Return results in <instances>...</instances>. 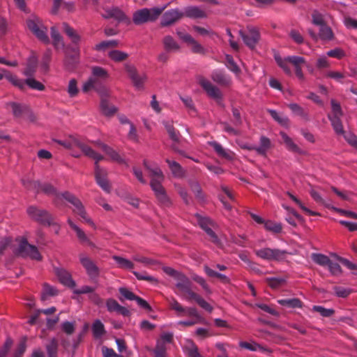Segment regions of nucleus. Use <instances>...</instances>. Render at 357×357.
Returning a JSON list of instances; mask_svg holds the SVG:
<instances>
[{"label": "nucleus", "mask_w": 357, "mask_h": 357, "mask_svg": "<svg viewBox=\"0 0 357 357\" xmlns=\"http://www.w3.org/2000/svg\"><path fill=\"white\" fill-rule=\"evenodd\" d=\"M169 307L176 312L178 317L181 316H188L190 317L195 318V321H199V323L202 322V318L199 315L197 310L195 307H185L181 303L178 302L176 299L174 298H172L169 301Z\"/></svg>", "instance_id": "obj_5"}, {"label": "nucleus", "mask_w": 357, "mask_h": 357, "mask_svg": "<svg viewBox=\"0 0 357 357\" xmlns=\"http://www.w3.org/2000/svg\"><path fill=\"white\" fill-rule=\"evenodd\" d=\"M92 77H95L96 79V82H98V79H106L108 78L109 75L107 71L102 67L100 66H93L92 68Z\"/></svg>", "instance_id": "obj_47"}, {"label": "nucleus", "mask_w": 357, "mask_h": 357, "mask_svg": "<svg viewBox=\"0 0 357 357\" xmlns=\"http://www.w3.org/2000/svg\"><path fill=\"white\" fill-rule=\"evenodd\" d=\"M56 311V308L55 307H51L45 310H37L34 314L30 317L28 323L31 325L35 324H41L43 323L42 321L40 320L39 317L41 313L49 315L54 313Z\"/></svg>", "instance_id": "obj_20"}, {"label": "nucleus", "mask_w": 357, "mask_h": 357, "mask_svg": "<svg viewBox=\"0 0 357 357\" xmlns=\"http://www.w3.org/2000/svg\"><path fill=\"white\" fill-rule=\"evenodd\" d=\"M289 108L291 110V112L302 118L306 119L307 115L305 110L301 107L299 105L296 103H290L288 105Z\"/></svg>", "instance_id": "obj_61"}, {"label": "nucleus", "mask_w": 357, "mask_h": 357, "mask_svg": "<svg viewBox=\"0 0 357 357\" xmlns=\"http://www.w3.org/2000/svg\"><path fill=\"white\" fill-rule=\"evenodd\" d=\"M165 162L168 164L169 167L174 176L182 177L183 176L184 172L179 163L176 161L170 160L168 158L165 160Z\"/></svg>", "instance_id": "obj_34"}, {"label": "nucleus", "mask_w": 357, "mask_h": 357, "mask_svg": "<svg viewBox=\"0 0 357 357\" xmlns=\"http://www.w3.org/2000/svg\"><path fill=\"white\" fill-rule=\"evenodd\" d=\"M38 61L35 56L30 57L26 63V68L23 70V74L27 77H33L36 72Z\"/></svg>", "instance_id": "obj_26"}, {"label": "nucleus", "mask_w": 357, "mask_h": 357, "mask_svg": "<svg viewBox=\"0 0 357 357\" xmlns=\"http://www.w3.org/2000/svg\"><path fill=\"white\" fill-rule=\"evenodd\" d=\"M289 63H291L295 69L301 68L303 64L305 63V59L302 56H287Z\"/></svg>", "instance_id": "obj_63"}, {"label": "nucleus", "mask_w": 357, "mask_h": 357, "mask_svg": "<svg viewBox=\"0 0 357 357\" xmlns=\"http://www.w3.org/2000/svg\"><path fill=\"white\" fill-rule=\"evenodd\" d=\"M213 82L222 86H228L231 83V77L222 70H215L211 74Z\"/></svg>", "instance_id": "obj_17"}, {"label": "nucleus", "mask_w": 357, "mask_h": 357, "mask_svg": "<svg viewBox=\"0 0 357 357\" xmlns=\"http://www.w3.org/2000/svg\"><path fill=\"white\" fill-rule=\"evenodd\" d=\"M183 13L184 16L192 19H202L207 17L206 12L198 6L186 7Z\"/></svg>", "instance_id": "obj_18"}, {"label": "nucleus", "mask_w": 357, "mask_h": 357, "mask_svg": "<svg viewBox=\"0 0 357 357\" xmlns=\"http://www.w3.org/2000/svg\"><path fill=\"white\" fill-rule=\"evenodd\" d=\"M119 45V41L116 40H104L97 44L95 50L97 51L105 50L109 47H116Z\"/></svg>", "instance_id": "obj_53"}, {"label": "nucleus", "mask_w": 357, "mask_h": 357, "mask_svg": "<svg viewBox=\"0 0 357 357\" xmlns=\"http://www.w3.org/2000/svg\"><path fill=\"white\" fill-rule=\"evenodd\" d=\"M204 270L206 274L210 278H217L222 282H223L225 284L229 282V279L227 276H226L224 274H222V273H218V272L213 271V269H211V268H209L207 266H204Z\"/></svg>", "instance_id": "obj_36"}, {"label": "nucleus", "mask_w": 357, "mask_h": 357, "mask_svg": "<svg viewBox=\"0 0 357 357\" xmlns=\"http://www.w3.org/2000/svg\"><path fill=\"white\" fill-rule=\"evenodd\" d=\"M240 36L244 43L251 50L255 48L261 38L258 29L255 27H248L246 31H241Z\"/></svg>", "instance_id": "obj_9"}, {"label": "nucleus", "mask_w": 357, "mask_h": 357, "mask_svg": "<svg viewBox=\"0 0 357 357\" xmlns=\"http://www.w3.org/2000/svg\"><path fill=\"white\" fill-rule=\"evenodd\" d=\"M22 185L29 190H34L37 193L40 192V183L38 181H32L30 179H22Z\"/></svg>", "instance_id": "obj_55"}, {"label": "nucleus", "mask_w": 357, "mask_h": 357, "mask_svg": "<svg viewBox=\"0 0 357 357\" xmlns=\"http://www.w3.org/2000/svg\"><path fill=\"white\" fill-rule=\"evenodd\" d=\"M16 254L22 257H30L37 261L42 260V256L38 248L35 245L29 244L24 238L20 241Z\"/></svg>", "instance_id": "obj_6"}, {"label": "nucleus", "mask_w": 357, "mask_h": 357, "mask_svg": "<svg viewBox=\"0 0 357 357\" xmlns=\"http://www.w3.org/2000/svg\"><path fill=\"white\" fill-rule=\"evenodd\" d=\"M79 261L91 279L94 280L99 275V269L93 261L83 254L79 255Z\"/></svg>", "instance_id": "obj_15"}, {"label": "nucleus", "mask_w": 357, "mask_h": 357, "mask_svg": "<svg viewBox=\"0 0 357 357\" xmlns=\"http://www.w3.org/2000/svg\"><path fill=\"white\" fill-rule=\"evenodd\" d=\"M75 143L85 155L95 160V178L96 183L104 191L109 193L111 190V186L107 179V172L104 169H102L98 165V162L102 160L104 157L84 143H82L79 141H75Z\"/></svg>", "instance_id": "obj_1"}, {"label": "nucleus", "mask_w": 357, "mask_h": 357, "mask_svg": "<svg viewBox=\"0 0 357 357\" xmlns=\"http://www.w3.org/2000/svg\"><path fill=\"white\" fill-rule=\"evenodd\" d=\"M255 255L264 260L280 261L286 259L288 252L284 250L264 248L255 250Z\"/></svg>", "instance_id": "obj_4"}, {"label": "nucleus", "mask_w": 357, "mask_h": 357, "mask_svg": "<svg viewBox=\"0 0 357 357\" xmlns=\"http://www.w3.org/2000/svg\"><path fill=\"white\" fill-rule=\"evenodd\" d=\"M27 213L31 219L43 225L50 226L54 224L52 216L47 211L35 206L28 207Z\"/></svg>", "instance_id": "obj_7"}, {"label": "nucleus", "mask_w": 357, "mask_h": 357, "mask_svg": "<svg viewBox=\"0 0 357 357\" xmlns=\"http://www.w3.org/2000/svg\"><path fill=\"white\" fill-rule=\"evenodd\" d=\"M176 280V287L181 291L188 285H191L190 280L183 274L178 272L174 278Z\"/></svg>", "instance_id": "obj_32"}, {"label": "nucleus", "mask_w": 357, "mask_h": 357, "mask_svg": "<svg viewBox=\"0 0 357 357\" xmlns=\"http://www.w3.org/2000/svg\"><path fill=\"white\" fill-rule=\"evenodd\" d=\"M278 303L282 305L289 308H302L303 302L297 298H288V299H280L278 300Z\"/></svg>", "instance_id": "obj_30"}, {"label": "nucleus", "mask_w": 357, "mask_h": 357, "mask_svg": "<svg viewBox=\"0 0 357 357\" xmlns=\"http://www.w3.org/2000/svg\"><path fill=\"white\" fill-rule=\"evenodd\" d=\"M151 187L153 190L155 195L159 204L164 207H169L172 205V202L167 195L165 189L163 188L160 181L153 178L150 183Z\"/></svg>", "instance_id": "obj_8"}, {"label": "nucleus", "mask_w": 357, "mask_h": 357, "mask_svg": "<svg viewBox=\"0 0 357 357\" xmlns=\"http://www.w3.org/2000/svg\"><path fill=\"white\" fill-rule=\"evenodd\" d=\"M100 110L107 116H113L117 111L116 108L109 103V93L106 89L100 91Z\"/></svg>", "instance_id": "obj_13"}, {"label": "nucleus", "mask_w": 357, "mask_h": 357, "mask_svg": "<svg viewBox=\"0 0 357 357\" xmlns=\"http://www.w3.org/2000/svg\"><path fill=\"white\" fill-rule=\"evenodd\" d=\"M311 258L314 263L324 267H327L331 261L328 256L319 253H312Z\"/></svg>", "instance_id": "obj_37"}, {"label": "nucleus", "mask_w": 357, "mask_h": 357, "mask_svg": "<svg viewBox=\"0 0 357 357\" xmlns=\"http://www.w3.org/2000/svg\"><path fill=\"white\" fill-rule=\"evenodd\" d=\"M185 39L188 40L187 43L190 47L192 52L196 54H203L204 52V47L192 36H188Z\"/></svg>", "instance_id": "obj_51"}, {"label": "nucleus", "mask_w": 357, "mask_h": 357, "mask_svg": "<svg viewBox=\"0 0 357 357\" xmlns=\"http://www.w3.org/2000/svg\"><path fill=\"white\" fill-rule=\"evenodd\" d=\"M95 144L98 145L107 155H109L112 160L119 163H122L123 162V160L120 155L112 148L99 141L96 142Z\"/></svg>", "instance_id": "obj_19"}, {"label": "nucleus", "mask_w": 357, "mask_h": 357, "mask_svg": "<svg viewBox=\"0 0 357 357\" xmlns=\"http://www.w3.org/2000/svg\"><path fill=\"white\" fill-rule=\"evenodd\" d=\"M312 310L319 312L324 317H330L335 313L334 310L327 309L320 305H314Z\"/></svg>", "instance_id": "obj_62"}, {"label": "nucleus", "mask_w": 357, "mask_h": 357, "mask_svg": "<svg viewBox=\"0 0 357 357\" xmlns=\"http://www.w3.org/2000/svg\"><path fill=\"white\" fill-rule=\"evenodd\" d=\"M28 29L36 36V37L45 44L50 43L49 37L47 34V29L44 26L42 20L34 16L26 20Z\"/></svg>", "instance_id": "obj_2"}, {"label": "nucleus", "mask_w": 357, "mask_h": 357, "mask_svg": "<svg viewBox=\"0 0 357 357\" xmlns=\"http://www.w3.org/2000/svg\"><path fill=\"white\" fill-rule=\"evenodd\" d=\"M112 18H114L119 22H123L128 24L130 22V19L117 7L112 8Z\"/></svg>", "instance_id": "obj_40"}, {"label": "nucleus", "mask_w": 357, "mask_h": 357, "mask_svg": "<svg viewBox=\"0 0 357 357\" xmlns=\"http://www.w3.org/2000/svg\"><path fill=\"white\" fill-rule=\"evenodd\" d=\"M164 8H143L133 13L132 21L137 24H142L148 22L155 20L162 13Z\"/></svg>", "instance_id": "obj_3"}, {"label": "nucleus", "mask_w": 357, "mask_h": 357, "mask_svg": "<svg viewBox=\"0 0 357 357\" xmlns=\"http://www.w3.org/2000/svg\"><path fill=\"white\" fill-rule=\"evenodd\" d=\"M74 55L67 56L64 61V66L68 70H73L75 69L76 65L78 63V57L79 51L77 47L73 48Z\"/></svg>", "instance_id": "obj_21"}, {"label": "nucleus", "mask_w": 357, "mask_h": 357, "mask_svg": "<svg viewBox=\"0 0 357 357\" xmlns=\"http://www.w3.org/2000/svg\"><path fill=\"white\" fill-rule=\"evenodd\" d=\"M199 83L204 91H206L208 96L215 99L218 104L221 105L222 93L217 86H214L211 82L204 77L199 79Z\"/></svg>", "instance_id": "obj_12"}, {"label": "nucleus", "mask_w": 357, "mask_h": 357, "mask_svg": "<svg viewBox=\"0 0 357 357\" xmlns=\"http://www.w3.org/2000/svg\"><path fill=\"white\" fill-rule=\"evenodd\" d=\"M163 125L166 129L167 132L169 135V138L174 142L178 143L181 137L178 130H177L172 123L169 121L163 122Z\"/></svg>", "instance_id": "obj_27"}, {"label": "nucleus", "mask_w": 357, "mask_h": 357, "mask_svg": "<svg viewBox=\"0 0 357 357\" xmlns=\"http://www.w3.org/2000/svg\"><path fill=\"white\" fill-rule=\"evenodd\" d=\"M6 78L15 87H17L20 90H24L25 89V79H22L12 74H8Z\"/></svg>", "instance_id": "obj_46"}, {"label": "nucleus", "mask_w": 357, "mask_h": 357, "mask_svg": "<svg viewBox=\"0 0 357 357\" xmlns=\"http://www.w3.org/2000/svg\"><path fill=\"white\" fill-rule=\"evenodd\" d=\"M51 36L53 40V45L56 47H64V43L62 36L55 26L51 27Z\"/></svg>", "instance_id": "obj_49"}, {"label": "nucleus", "mask_w": 357, "mask_h": 357, "mask_svg": "<svg viewBox=\"0 0 357 357\" xmlns=\"http://www.w3.org/2000/svg\"><path fill=\"white\" fill-rule=\"evenodd\" d=\"M264 227L266 230L275 234H279L282 231V227L280 223L275 222L271 220L266 221Z\"/></svg>", "instance_id": "obj_57"}, {"label": "nucleus", "mask_w": 357, "mask_h": 357, "mask_svg": "<svg viewBox=\"0 0 357 357\" xmlns=\"http://www.w3.org/2000/svg\"><path fill=\"white\" fill-rule=\"evenodd\" d=\"M342 116H328L332 127L337 135H344V130L341 121Z\"/></svg>", "instance_id": "obj_33"}, {"label": "nucleus", "mask_w": 357, "mask_h": 357, "mask_svg": "<svg viewBox=\"0 0 357 357\" xmlns=\"http://www.w3.org/2000/svg\"><path fill=\"white\" fill-rule=\"evenodd\" d=\"M108 56L115 62H121L126 60L128 54L119 50H112L109 52Z\"/></svg>", "instance_id": "obj_50"}, {"label": "nucleus", "mask_w": 357, "mask_h": 357, "mask_svg": "<svg viewBox=\"0 0 357 357\" xmlns=\"http://www.w3.org/2000/svg\"><path fill=\"white\" fill-rule=\"evenodd\" d=\"M268 112L270 114L271 117L281 126L285 127L289 126V120L286 116L281 115L273 109H268Z\"/></svg>", "instance_id": "obj_42"}, {"label": "nucleus", "mask_w": 357, "mask_h": 357, "mask_svg": "<svg viewBox=\"0 0 357 357\" xmlns=\"http://www.w3.org/2000/svg\"><path fill=\"white\" fill-rule=\"evenodd\" d=\"M185 294V298L191 301L194 300L201 307L204 309L206 311L211 312L213 311V307L207 303L201 296L194 292L191 289V285H188L186 289L181 291Z\"/></svg>", "instance_id": "obj_11"}, {"label": "nucleus", "mask_w": 357, "mask_h": 357, "mask_svg": "<svg viewBox=\"0 0 357 357\" xmlns=\"http://www.w3.org/2000/svg\"><path fill=\"white\" fill-rule=\"evenodd\" d=\"M119 291L121 294L119 300L123 301L124 300L135 301L137 296L126 287H120Z\"/></svg>", "instance_id": "obj_52"}, {"label": "nucleus", "mask_w": 357, "mask_h": 357, "mask_svg": "<svg viewBox=\"0 0 357 357\" xmlns=\"http://www.w3.org/2000/svg\"><path fill=\"white\" fill-rule=\"evenodd\" d=\"M271 140L265 136H261L260 137V146H255V151L259 155L266 156L268 150L271 148Z\"/></svg>", "instance_id": "obj_29"}, {"label": "nucleus", "mask_w": 357, "mask_h": 357, "mask_svg": "<svg viewBox=\"0 0 357 357\" xmlns=\"http://www.w3.org/2000/svg\"><path fill=\"white\" fill-rule=\"evenodd\" d=\"M58 346V341L55 338H52L46 345L48 357H57Z\"/></svg>", "instance_id": "obj_48"}, {"label": "nucleus", "mask_w": 357, "mask_h": 357, "mask_svg": "<svg viewBox=\"0 0 357 357\" xmlns=\"http://www.w3.org/2000/svg\"><path fill=\"white\" fill-rule=\"evenodd\" d=\"M75 207L73 211L80 216V218L86 223L89 225L93 226L94 224L91 218H89L87 215V213L84 209V207L81 202V201L79 199L78 202H76L75 205H73Z\"/></svg>", "instance_id": "obj_25"}, {"label": "nucleus", "mask_w": 357, "mask_h": 357, "mask_svg": "<svg viewBox=\"0 0 357 357\" xmlns=\"http://www.w3.org/2000/svg\"><path fill=\"white\" fill-rule=\"evenodd\" d=\"M113 259L116 262L118 266L123 269L131 270L134 268V264L123 257L119 256H113Z\"/></svg>", "instance_id": "obj_43"}, {"label": "nucleus", "mask_w": 357, "mask_h": 357, "mask_svg": "<svg viewBox=\"0 0 357 357\" xmlns=\"http://www.w3.org/2000/svg\"><path fill=\"white\" fill-rule=\"evenodd\" d=\"M126 71L131 79L134 86L138 90L144 88V84L146 79V75L144 73H139L136 68L131 65H126Z\"/></svg>", "instance_id": "obj_10"}, {"label": "nucleus", "mask_w": 357, "mask_h": 357, "mask_svg": "<svg viewBox=\"0 0 357 357\" xmlns=\"http://www.w3.org/2000/svg\"><path fill=\"white\" fill-rule=\"evenodd\" d=\"M210 145L213 148L217 154L225 159L231 160L234 157V153L229 150L225 149L221 144L216 142H210Z\"/></svg>", "instance_id": "obj_22"}, {"label": "nucleus", "mask_w": 357, "mask_h": 357, "mask_svg": "<svg viewBox=\"0 0 357 357\" xmlns=\"http://www.w3.org/2000/svg\"><path fill=\"white\" fill-rule=\"evenodd\" d=\"M312 199L318 204L324 205L327 208H330L331 206L329 204L326 203L324 199L321 197V196L313 188H312L309 191Z\"/></svg>", "instance_id": "obj_64"}, {"label": "nucleus", "mask_w": 357, "mask_h": 357, "mask_svg": "<svg viewBox=\"0 0 357 357\" xmlns=\"http://www.w3.org/2000/svg\"><path fill=\"white\" fill-rule=\"evenodd\" d=\"M25 86L27 85L30 89L33 90L43 91L45 89V85L34 79L33 77H27L25 79Z\"/></svg>", "instance_id": "obj_45"}, {"label": "nucleus", "mask_w": 357, "mask_h": 357, "mask_svg": "<svg viewBox=\"0 0 357 357\" xmlns=\"http://www.w3.org/2000/svg\"><path fill=\"white\" fill-rule=\"evenodd\" d=\"M63 31L68 36V37L70 39L71 42L74 45H77L80 40V36L77 33V31L71 27L67 23H63Z\"/></svg>", "instance_id": "obj_23"}, {"label": "nucleus", "mask_w": 357, "mask_h": 357, "mask_svg": "<svg viewBox=\"0 0 357 357\" xmlns=\"http://www.w3.org/2000/svg\"><path fill=\"white\" fill-rule=\"evenodd\" d=\"M162 44L165 50L167 52H175L180 48L179 45L171 36H165L162 40Z\"/></svg>", "instance_id": "obj_28"}, {"label": "nucleus", "mask_w": 357, "mask_h": 357, "mask_svg": "<svg viewBox=\"0 0 357 357\" xmlns=\"http://www.w3.org/2000/svg\"><path fill=\"white\" fill-rule=\"evenodd\" d=\"M144 165L148 169L150 172V175L153 178H156L157 180L160 181V183H161V181L164 179L163 174L161 171V169L156 167L155 168H151L149 165L146 160H144Z\"/></svg>", "instance_id": "obj_41"}, {"label": "nucleus", "mask_w": 357, "mask_h": 357, "mask_svg": "<svg viewBox=\"0 0 357 357\" xmlns=\"http://www.w3.org/2000/svg\"><path fill=\"white\" fill-rule=\"evenodd\" d=\"M57 294V290L53 287L45 284L43 285V289L41 294V300L45 301L48 296H54Z\"/></svg>", "instance_id": "obj_60"}, {"label": "nucleus", "mask_w": 357, "mask_h": 357, "mask_svg": "<svg viewBox=\"0 0 357 357\" xmlns=\"http://www.w3.org/2000/svg\"><path fill=\"white\" fill-rule=\"evenodd\" d=\"M184 16V14L182 11L178 9H172L166 11L161 20V26H170L180 19H181Z\"/></svg>", "instance_id": "obj_14"}, {"label": "nucleus", "mask_w": 357, "mask_h": 357, "mask_svg": "<svg viewBox=\"0 0 357 357\" xmlns=\"http://www.w3.org/2000/svg\"><path fill=\"white\" fill-rule=\"evenodd\" d=\"M281 137L287 149L294 153H301V149L293 142L292 139L290 138L285 132H280Z\"/></svg>", "instance_id": "obj_31"}, {"label": "nucleus", "mask_w": 357, "mask_h": 357, "mask_svg": "<svg viewBox=\"0 0 357 357\" xmlns=\"http://www.w3.org/2000/svg\"><path fill=\"white\" fill-rule=\"evenodd\" d=\"M196 218L199 225L205 231H206L207 229H211V226H213L212 220L208 218L203 217L200 215H197Z\"/></svg>", "instance_id": "obj_59"}, {"label": "nucleus", "mask_w": 357, "mask_h": 357, "mask_svg": "<svg viewBox=\"0 0 357 357\" xmlns=\"http://www.w3.org/2000/svg\"><path fill=\"white\" fill-rule=\"evenodd\" d=\"M154 357H167V347L162 342H157L153 350Z\"/></svg>", "instance_id": "obj_58"}, {"label": "nucleus", "mask_w": 357, "mask_h": 357, "mask_svg": "<svg viewBox=\"0 0 357 357\" xmlns=\"http://www.w3.org/2000/svg\"><path fill=\"white\" fill-rule=\"evenodd\" d=\"M63 31L68 36V37L70 39L71 42L74 45H77L80 40V36L77 33V31L71 27L67 23H63Z\"/></svg>", "instance_id": "obj_24"}, {"label": "nucleus", "mask_w": 357, "mask_h": 357, "mask_svg": "<svg viewBox=\"0 0 357 357\" xmlns=\"http://www.w3.org/2000/svg\"><path fill=\"white\" fill-rule=\"evenodd\" d=\"M10 106L12 108L13 115L15 117H20L21 116L24 112L26 111L28 107L24 105L17 102H10Z\"/></svg>", "instance_id": "obj_54"}, {"label": "nucleus", "mask_w": 357, "mask_h": 357, "mask_svg": "<svg viewBox=\"0 0 357 357\" xmlns=\"http://www.w3.org/2000/svg\"><path fill=\"white\" fill-rule=\"evenodd\" d=\"M40 190L47 195H54L56 199H60L61 193L57 192L56 190L51 184H49V183L41 184L40 183Z\"/></svg>", "instance_id": "obj_56"}, {"label": "nucleus", "mask_w": 357, "mask_h": 357, "mask_svg": "<svg viewBox=\"0 0 357 357\" xmlns=\"http://www.w3.org/2000/svg\"><path fill=\"white\" fill-rule=\"evenodd\" d=\"M319 37L323 40L328 41L333 39L334 34L331 27L325 24L320 27Z\"/></svg>", "instance_id": "obj_39"}, {"label": "nucleus", "mask_w": 357, "mask_h": 357, "mask_svg": "<svg viewBox=\"0 0 357 357\" xmlns=\"http://www.w3.org/2000/svg\"><path fill=\"white\" fill-rule=\"evenodd\" d=\"M92 332L96 338H100L106 333L105 326L100 320H96L92 325Z\"/></svg>", "instance_id": "obj_38"}, {"label": "nucleus", "mask_w": 357, "mask_h": 357, "mask_svg": "<svg viewBox=\"0 0 357 357\" xmlns=\"http://www.w3.org/2000/svg\"><path fill=\"white\" fill-rule=\"evenodd\" d=\"M225 64L227 68L236 75H239L241 70L236 63L234 61L232 56L227 54L225 56Z\"/></svg>", "instance_id": "obj_44"}, {"label": "nucleus", "mask_w": 357, "mask_h": 357, "mask_svg": "<svg viewBox=\"0 0 357 357\" xmlns=\"http://www.w3.org/2000/svg\"><path fill=\"white\" fill-rule=\"evenodd\" d=\"M274 59L277 63V64L284 70V72L289 75H291V70L289 66V61L287 60V56L285 58H282L279 54H275Z\"/></svg>", "instance_id": "obj_35"}, {"label": "nucleus", "mask_w": 357, "mask_h": 357, "mask_svg": "<svg viewBox=\"0 0 357 357\" xmlns=\"http://www.w3.org/2000/svg\"><path fill=\"white\" fill-rule=\"evenodd\" d=\"M54 273L59 282L63 285L70 288L75 286V282L72 279L70 273L66 269L63 268H54Z\"/></svg>", "instance_id": "obj_16"}]
</instances>
